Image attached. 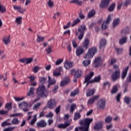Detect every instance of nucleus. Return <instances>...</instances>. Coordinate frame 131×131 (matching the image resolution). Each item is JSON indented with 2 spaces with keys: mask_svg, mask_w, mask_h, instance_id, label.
I'll list each match as a JSON object with an SVG mask.
<instances>
[{
  "mask_svg": "<svg viewBox=\"0 0 131 131\" xmlns=\"http://www.w3.org/2000/svg\"><path fill=\"white\" fill-rule=\"evenodd\" d=\"M93 121V119L91 118H85L83 120H81L79 122V124L81 126H79L78 127H76L75 129V131H89V128L90 127V124H91V122Z\"/></svg>",
  "mask_w": 131,
  "mask_h": 131,
  "instance_id": "nucleus-1",
  "label": "nucleus"
},
{
  "mask_svg": "<svg viewBox=\"0 0 131 131\" xmlns=\"http://www.w3.org/2000/svg\"><path fill=\"white\" fill-rule=\"evenodd\" d=\"M36 94L38 98L47 97L49 96V91L46 90L44 85H41L37 89Z\"/></svg>",
  "mask_w": 131,
  "mask_h": 131,
  "instance_id": "nucleus-2",
  "label": "nucleus"
},
{
  "mask_svg": "<svg viewBox=\"0 0 131 131\" xmlns=\"http://www.w3.org/2000/svg\"><path fill=\"white\" fill-rule=\"evenodd\" d=\"M96 53H97V48L91 47L89 49L88 52L86 53L84 56V59H91L95 56Z\"/></svg>",
  "mask_w": 131,
  "mask_h": 131,
  "instance_id": "nucleus-3",
  "label": "nucleus"
},
{
  "mask_svg": "<svg viewBox=\"0 0 131 131\" xmlns=\"http://www.w3.org/2000/svg\"><path fill=\"white\" fill-rule=\"evenodd\" d=\"M86 29V27L85 25H81L78 29V32H76V35H78V33H80L78 36L79 40H81L83 38V36L84 35V30Z\"/></svg>",
  "mask_w": 131,
  "mask_h": 131,
  "instance_id": "nucleus-4",
  "label": "nucleus"
},
{
  "mask_svg": "<svg viewBox=\"0 0 131 131\" xmlns=\"http://www.w3.org/2000/svg\"><path fill=\"white\" fill-rule=\"evenodd\" d=\"M70 74L72 75L74 74V78H79L81 76V74H82V71L80 70H76L74 69H72L70 71Z\"/></svg>",
  "mask_w": 131,
  "mask_h": 131,
  "instance_id": "nucleus-5",
  "label": "nucleus"
},
{
  "mask_svg": "<svg viewBox=\"0 0 131 131\" xmlns=\"http://www.w3.org/2000/svg\"><path fill=\"white\" fill-rule=\"evenodd\" d=\"M57 106V101L54 99H50L48 101L47 107L49 109H54Z\"/></svg>",
  "mask_w": 131,
  "mask_h": 131,
  "instance_id": "nucleus-6",
  "label": "nucleus"
},
{
  "mask_svg": "<svg viewBox=\"0 0 131 131\" xmlns=\"http://www.w3.org/2000/svg\"><path fill=\"white\" fill-rule=\"evenodd\" d=\"M106 107V99L102 98L99 101V109L104 110Z\"/></svg>",
  "mask_w": 131,
  "mask_h": 131,
  "instance_id": "nucleus-7",
  "label": "nucleus"
},
{
  "mask_svg": "<svg viewBox=\"0 0 131 131\" xmlns=\"http://www.w3.org/2000/svg\"><path fill=\"white\" fill-rule=\"evenodd\" d=\"M111 21V15H110L107 18L106 20L103 22L102 25V29L105 30L108 28V25H109V23H110Z\"/></svg>",
  "mask_w": 131,
  "mask_h": 131,
  "instance_id": "nucleus-8",
  "label": "nucleus"
},
{
  "mask_svg": "<svg viewBox=\"0 0 131 131\" xmlns=\"http://www.w3.org/2000/svg\"><path fill=\"white\" fill-rule=\"evenodd\" d=\"M106 45H107V40L104 38L100 40L99 47V49L101 50V52H103L104 51L105 47H106Z\"/></svg>",
  "mask_w": 131,
  "mask_h": 131,
  "instance_id": "nucleus-9",
  "label": "nucleus"
},
{
  "mask_svg": "<svg viewBox=\"0 0 131 131\" xmlns=\"http://www.w3.org/2000/svg\"><path fill=\"white\" fill-rule=\"evenodd\" d=\"M120 70H118L114 72L112 76V79L115 81L120 77Z\"/></svg>",
  "mask_w": 131,
  "mask_h": 131,
  "instance_id": "nucleus-10",
  "label": "nucleus"
},
{
  "mask_svg": "<svg viewBox=\"0 0 131 131\" xmlns=\"http://www.w3.org/2000/svg\"><path fill=\"white\" fill-rule=\"evenodd\" d=\"M62 70H63V69L61 67L55 69L53 71V76L55 77L59 76V75H61V71H62Z\"/></svg>",
  "mask_w": 131,
  "mask_h": 131,
  "instance_id": "nucleus-11",
  "label": "nucleus"
},
{
  "mask_svg": "<svg viewBox=\"0 0 131 131\" xmlns=\"http://www.w3.org/2000/svg\"><path fill=\"white\" fill-rule=\"evenodd\" d=\"M99 99V96H94L90 98L88 101V105H93V103H95V101Z\"/></svg>",
  "mask_w": 131,
  "mask_h": 131,
  "instance_id": "nucleus-12",
  "label": "nucleus"
},
{
  "mask_svg": "<svg viewBox=\"0 0 131 131\" xmlns=\"http://www.w3.org/2000/svg\"><path fill=\"white\" fill-rule=\"evenodd\" d=\"M47 126V123L44 120H41L36 123V127H46Z\"/></svg>",
  "mask_w": 131,
  "mask_h": 131,
  "instance_id": "nucleus-13",
  "label": "nucleus"
},
{
  "mask_svg": "<svg viewBox=\"0 0 131 131\" xmlns=\"http://www.w3.org/2000/svg\"><path fill=\"white\" fill-rule=\"evenodd\" d=\"M93 27H94L96 32H99V23H92L89 25V28L92 29Z\"/></svg>",
  "mask_w": 131,
  "mask_h": 131,
  "instance_id": "nucleus-14",
  "label": "nucleus"
},
{
  "mask_svg": "<svg viewBox=\"0 0 131 131\" xmlns=\"http://www.w3.org/2000/svg\"><path fill=\"white\" fill-rule=\"evenodd\" d=\"M56 79L54 78L52 79L50 77V76H48V84L47 85V88H50L51 85H54V84H56Z\"/></svg>",
  "mask_w": 131,
  "mask_h": 131,
  "instance_id": "nucleus-15",
  "label": "nucleus"
},
{
  "mask_svg": "<svg viewBox=\"0 0 131 131\" xmlns=\"http://www.w3.org/2000/svg\"><path fill=\"white\" fill-rule=\"evenodd\" d=\"M111 1L112 0H102L100 4L101 7L102 8L107 7L109 5V4H110Z\"/></svg>",
  "mask_w": 131,
  "mask_h": 131,
  "instance_id": "nucleus-16",
  "label": "nucleus"
},
{
  "mask_svg": "<svg viewBox=\"0 0 131 131\" xmlns=\"http://www.w3.org/2000/svg\"><path fill=\"white\" fill-rule=\"evenodd\" d=\"M13 7L14 8V10H17L18 12H19V13H20V14H24V12H26V9H22V7H21V6H17L16 5H13Z\"/></svg>",
  "mask_w": 131,
  "mask_h": 131,
  "instance_id": "nucleus-17",
  "label": "nucleus"
},
{
  "mask_svg": "<svg viewBox=\"0 0 131 131\" xmlns=\"http://www.w3.org/2000/svg\"><path fill=\"white\" fill-rule=\"evenodd\" d=\"M84 53V50L81 47H78L76 50V55L77 57H79Z\"/></svg>",
  "mask_w": 131,
  "mask_h": 131,
  "instance_id": "nucleus-18",
  "label": "nucleus"
},
{
  "mask_svg": "<svg viewBox=\"0 0 131 131\" xmlns=\"http://www.w3.org/2000/svg\"><path fill=\"white\" fill-rule=\"evenodd\" d=\"M69 125H70V121L66 122L64 124H59L57 125V127L58 128H66V127H68V126H69Z\"/></svg>",
  "mask_w": 131,
  "mask_h": 131,
  "instance_id": "nucleus-19",
  "label": "nucleus"
},
{
  "mask_svg": "<svg viewBox=\"0 0 131 131\" xmlns=\"http://www.w3.org/2000/svg\"><path fill=\"white\" fill-rule=\"evenodd\" d=\"M89 45H90V40H89V38H86L83 41L82 47L83 49L86 50L89 49Z\"/></svg>",
  "mask_w": 131,
  "mask_h": 131,
  "instance_id": "nucleus-20",
  "label": "nucleus"
},
{
  "mask_svg": "<svg viewBox=\"0 0 131 131\" xmlns=\"http://www.w3.org/2000/svg\"><path fill=\"white\" fill-rule=\"evenodd\" d=\"M96 15V11L94 9H91L87 15V19H91Z\"/></svg>",
  "mask_w": 131,
  "mask_h": 131,
  "instance_id": "nucleus-21",
  "label": "nucleus"
},
{
  "mask_svg": "<svg viewBox=\"0 0 131 131\" xmlns=\"http://www.w3.org/2000/svg\"><path fill=\"white\" fill-rule=\"evenodd\" d=\"M93 76H94V72H91L90 74L85 76L83 83H86V82L89 81L90 79H91Z\"/></svg>",
  "mask_w": 131,
  "mask_h": 131,
  "instance_id": "nucleus-22",
  "label": "nucleus"
},
{
  "mask_svg": "<svg viewBox=\"0 0 131 131\" xmlns=\"http://www.w3.org/2000/svg\"><path fill=\"white\" fill-rule=\"evenodd\" d=\"M70 82V79L69 78H66L63 80H62L59 85L60 86H64V85H66V84H68Z\"/></svg>",
  "mask_w": 131,
  "mask_h": 131,
  "instance_id": "nucleus-23",
  "label": "nucleus"
},
{
  "mask_svg": "<svg viewBox=\"0 0 131 131\" xmlns=\"http://www.w3.org/2000/svg\"><path fill=\"white\" fill-rule=\"evenodd\" d=\"M20 122L21 121L18 119V118H13L11 120V125L14 124V125H18V124H20Z\"/></svg>",
  "mask_w": 131,
  "mask_h": 131,
  "instance_id": "nucleus-24",
  "label": "nucleus"
},
{
  "mask_svg": "<svg viewBox=\"0 0 131 131\" xmlns=\"http://www.w3.org/2000/svg\"><path fill=\"white\" fill-rule=\"evenodd\" d=\"M64 68L67 70L70 69L73 67L72 62H66L64 64Z\"/></svg>",
  "mask_w": 131,
  "mask_h": 131,
  "instance_id": "nucleus-25",
  "label": "nucleus"
},
{
  "mask_svg": "<svg viewBox=\"0 0 131 131\" xmlns=\"http://www.w3.org/2000/svg\"><path fill=\"white\" fill-rule=\"evenodd\" d=\"M129 67H126L122 71V79H123L126 77V75L127 74V71L128 70Z\"/></svg>",
  "mask_w": 131,
  "mask_h": 131,
  "instance_id": "nucleus-26",
  "label": "nucleus"
},
{
  "mask_svg": "<svg viewBox=\"0 0 131 131\" xmlns=\"http://www.w3.org/2000/svg\"><path fill=\"white\" fill-rule=\"evenodd\" d=\"M96 92V90L92 89H89L86 92V96L87 97H91V96H93L94 94H95V92Z\"/></svg>",
  "mask_w": 131,
  "mask_h": 131,
  "instance_id": "nucleus-27",
  "label": "nucleus"
},
{
  "mask_svg": "<svg viewBox=\"0 0 131 131\" xmlns=\"http://www.w3.org/2000/svg\"><path fill=\"white\" fill-rule=\"evenodd\" d=\"M3 41L4 42L5 45H9L11 42V39H10V36L4 37L3 38Z\"/></svg>",
  "mask_w": 131,
  "mask_h": 131,
  "instance_id": "nucleus-28",
  "label": "nucleus"
},
{
  "mask_svg": "<svg viewBox=\"0 0 131 131\" xmlns=\"http://www.w3.org/2000/svg\"><path fill=\"white\" fill-rule=\"evenodd\" d=\"M33 95H34V88L31 87L27 94V96L30 97V96H33Z\"/></svg>",
  "mask_w": 131,
  "mask_h": 131,
  "instance_id": "nucleus-29",
  "label": "nucleus"
},
{
  "mask_svg": "<svg viewBox=\"0 0 131 131\" xmlns=\"http://www.w3.org/2000/svg\"><path fill=\"white\" fill-rule=\"evenodd\" d=\"M70 4H76L77 6H81L82 1L79 0H72L69 2Z\"/></svg>",
  "mask_w": 131,
  "mask_h": 131,
  "instance_id": "nucleus-30",
  "label": "nucleus"
},
{
  "mask_svg": "<svg viewBox=\"0 0 131 131\" xmlns=\"http://www.w3.org/2000/svg\"><path fill=\"white\" fill-rule=\"evenodd\" d=\"M129 33V29L128 27H126L123 28L121 31V33L122 34H127Z\"/></svg>",
  "mask_w": 131,
  "mask_h": 131,
  "instance_id": "nucleus-31",
  "label": "nucleus"
},
{
  "mask_svg": "<svg viewBox=\"0 0 131 131\" xmlns=\"http://www.w3.org/2000/svg\"><path fill=\"white\" fill-rule=\"evenodd\" d=\"M93 66H94L95 68L99 67V57H96L94 60Z\"/></svg>",
  "mask_w": 131,
  "mask_h": 131,
  "instance_id": "nucleus-32",
  "label": "nucleus"
},
{
  "mask_svg": "<svg viewBox=\"0 0 131 131\" xmlns=\"http://www.w3.org/2000/svg\"><path fill=\"white\" fill-rule=\"evenodd\" d=\"M73 23L71 25L72 27H74L75 25H77L80 22V19L79 18H77L76 19H74L73 21Z\"/></svg>",
  "mask_w": 131,
  "mask_h": 131,
  "instance_id": "nucleus-33",
  "label": "nucleus"
},
{
  "mask_svg": "<svg viewBox=\"0 0 131 131\" xmlns=\"http://www.w3.org/2000/svg\"><path fill=\"white\" fill-rule=\"evenodd\" d=\"M127 37L126 36L123 37L121 39L119 40V43L120 45H123L126 42Z\"/></svg>",
  "mask_w": 131,
  "mask_h": 131,
  "instance_id": "nucleus-34",
  "label": "nucleus"
},
{
  "mask_svg": "<svg viewBox=\"0 0 131 131\" xmlns=\"http://www.w3.org/2000/svg\"><path fill=\"white\" fill-rule=\"evenodd\" d=\"M81 117V116L80 115V114L78 112H76L75 113V115L73 117L74 120H78V119H79Z\"/></svg>",
  "mask_w": 131,
  "mask_h": 131,
  "instance_id": "nucleus-35",
  "label": "nucleus"
},
{
  "mask_svg": "<svg viewBox=\"0 0 131 131\" xmlns=\"http://www.w3.org/2000/svg\"><path fill=\"white\" fill-rule=\"evenodd\" d=\"M118 91V86L117 85H114L112 89L111 90V93L114 94Z\"/></svg>",
  "mask_w": 131,
  "mask_h": 131,
  "instance_id": "nucleus-36",
  "label": "nucleus"
},
{
  "mask_svg": "<svg viewBox=\"0 0 131 131\" xmlns=\"http://www.w3.org/2000/svg\"><path fill=\"white\" fill-rule=\"evenodd\" d=\"M83 66H84V67H86L88 66H89V65L90 64H91V60L89 59V60H85L84 61H83L82 62Z\"/></svg>",
  "mask_w": 131,
  "mask_h": 131,
  "instance_id": "nucleus-37",
  "label": "nucleus"
},
{
  "mask_svg": "<svg viewBox=\"0 0 131 131\" xmlns=\"http://www.w3.org/2000/svg\"><path fill=\"white\" fill-rule=\"evenodd\" d=\"M123 101L124 103L128 105L129 104L130 101H131V98L128 97V96H125Z\"/></svg>",
  "mask_w": 131,
  "mask_h": 131,
  "instance_id": "nucleus-38",
  "label": "nucleus"
},
{
  "mask_svg": "<svg viewBox=\"0 0 131 131\" xmlns=\"http://www.w3.org/2000/svg\"><path fill=\"white\" fill-rule=\"evenodd\" d=\"M119 21H120V19L119 18H117L116 19H115L114 20V22L113 23V26L114 28L116 27L117 26H118L119 25Z\"/></svg>",
  "mask_w": 131,
  "mask_h": 131,
  "instance_id": "nucleus-39",
  "label": "nucleus"
},
{
  "mask_svg": "<svg viewBox=\"0 0 131 131\" xmlns=\"http://www.w3.org/2000/svg\"><path fill=\"white\" fill-rule=\"evenodd\" d=\"M36 120H37V118H36V115L34 116V118L30 122V125H33L35 122H36Z\"/></svg>",
  "mask_w": 131,
  "mask_h": 131,
  "instance_id": "nucleus-40",
  "label": "nucleus"
},
{
  "mask_svg": "<svg viewBox=\"0 0 131 131\" xmlns=\"http://www.w3.org/2000/svg\"><path fill=\"white\" fill-rule=\"evenodd\" d=\"M46 80H47V78H46V77L40 78L39 81L40 84H41V85H43V84H45V83H46Z\"/></svg>",
  "mask_w": 131,
  "mask_h": 131,
  "instance_id": "nucleus-41",
  "label": "nucleus"
},
{
  "mask_svg": "<svg viewBox=\"0 0 131 131\" xmlns=\"http://www.w3.org/2000/svg\"><path fill=\"white\" fill-rule=\"evenodd\" d=\"M75 109H76V104H75V103H72L71 105L70 111H71V112H73L75 110Z\"/></svg>",
  "mask_w": 131,
  "mask_h": 131,
  "instance_id": "nucleus-42",
  "label": "nucleus"
},
{
  "mask_svg": "<svg viewBox=\"0 0 131 131\" xmlns=\"http://www.w3.org/2000/svg\"><path fill=\"white\" fill-rule=\"evenodd\" d=\"M79 93L78 90L76 89L73 92H72L70 94L71 97H74L76 95H77Z\"/></svg>",
  "mask_w": 131,
  "mask_h": 131,
  "instance_id": "nucleus-43",
  "label": "nucleus"
},
{
  "mask_svg": "<svg viewBox=\"0 0 131 131\" xmlns=\"http://www.w3.org/2000/svg\"><path fill=\"white\" fill-rule=\"evenodd\" d=\"M113 119V118L112 117L108 116L105 118V122L106 123H109V122H111L112 121Z\"/></svg>",
  "mask_w": 131,
  "mask_h": 131,
  "instance_id": "nucleus-44",
  "label": "nucleus"
},
{
  "mask_svg": "<svg viewBox=\"0 0 131 131\" xmlns=\"http://www.w3.org/2000/svg\"><path fill=\"white\" fill-rule=\"evenodd\" d=\"M19 107H25V108H27L28 107V103L26 102H22L21 103L18 104Z\"/></svg>",
  "mask_w": 131,
  "mask_h": 131,
  "instance_id": "nucleus-45",
  "label": "nucleus"
},
{
  "mask_svg": "<svg viewBox=\"0 0 131 131\" xmlns=\"http://www.w3.org/2000/svg\"><path fill=\"white\" fill-rule=\"evenodd\" d=\"M115 3H113L112 4L110 7L108 8V11L110 12H112V11H114V8H115Z\"/></svg>",
  "mask_w": 131,
  "mask_h": 131,
  "instance_id": "nucleus-46",
  "label": "nucleus"
},
{
  "mask_svg": "<svg viewBox=\"0 0 131 131\" xmlns=\"http://www.w3.org/2000/svg\"><path fill=\"white\" fill-rule=\"evenodd\" d=\"M2 127H5V126H7L8 125H12L11 123L7 122V121H4L1 124Z\"/></svg>",
  "mask_w": 131,
  "mask_h": 131,
  "instance_id": "nucleus-47",
  "label": "nucleus"
},
{
  "mask_svg": "<svg viewBox=\"0 0 131 131\" xmlns=\"http://www.w3.org/2000/svg\"><path fill=\"white\" fill-rule=\"evenodd\" d=\"M79 18L80 19H84L85 18V16L84 15V14H82V11L80 10L79 12Z\"/></svg>",
  "mask_w": 131,
  "mask_h": 131,
  "instance_id": "nucleus-48",
  "label": "nucleus"
},
{
  "mask_svg": "<svg viewBox=\"0 0 131 131\" xmlns=\"http://www.w3.org/2000/svg\"><path fill=\"white\" fill-rule=\"evenodd\" d=\"M52 49H53V46L48 47V48L46 50L47 54H50V53H52Z\"/></svg>",
  "mask_w": 131,
  "mask_h": 131,
  "instance_id": "nucleus-49",
  "label": "nucleus"
},
{
  "mask_svg": "<svg viewBox=\"0 0 131 131\" xmlns=\"http://www.w3.org/2000/svg\"><path fill=\"white\" fill-rule=\"evenodd\" d=\"M43 39H45V37H41L38 35L37 38V42H41V41H43Z\"/></svg>",
  "mask_w": 131,
  "mask_h": 131,
  "instance_id": "nucleus-50",
  "label": "nucleus"
},
{
  "mask_svg": "<svg viewBox=\"0 0 131 131\" xmlns=\"http://www.w3.org/2000/svg\"><path fill=\"white\" fill-rule=\"evenodd\" d=\"M5 108L8 109V110H12V103H8L6 104Z\"/></svg>",
  "mask_w": 131,
  "mask_h": 131,
  "instance_id": "nucleus-51",
  "label": "nucleus"
},
{
  "mask_svg": "<svg viewBox=\"0 0 131 131\" xmlns=\"http://www.w3.org/2000/svg\"><path fill=\"white\" fill-rule=\"evenodd\" d=\"M89 82L90 83H92V82H99V76H97V77H96L94 80L91 79V80H89Z\"/></svg>",
  "mask_w": 131,
  "mask_h": 131,
  "instance_id": "nucleus-52",
  "label": "nucleus"
},
{
  "mask_svg": "<svg viewBox=\"0 0 131 131\" xmlns=\"http://www.w3.org/2000/svg\"><path fill=\"white\" fill-rule=\"evenodd\" d=\"M47 4L50 8H52V7L54 6V2L52 0H48Z\"/></svg>",
  "mask_w": 131,
  "mask_h": 131,
  "instance_id": "nucleus-53",
  "label": "nucleus"
},
{
  "mask_svg": "<svg viewBox=\"0 0 131 131\" xmlns=\"http://www.w3.org/2000/svg\"><path fill=\"white\" fill-rule=\"evenodd\" d=\"M39 106H40V102H37L33 106V109L35 110V109H37Z\"/></svg>",
  "mask_w": 131,
  "mask_h": 131,
  "instance_id": "nucleus-54",
  "label": "nucleus"
},
{
  "mask_svg": "<svg viewBox=\"0 0 131 131\" xmlns=\"http://www.w3.org/2000/svg\"><path fill=\"white\" fill-rule=\"evenodd\" d=\"M39 70V67L38 66H35L33 68V71L34 73H37V72Z\"/></svg>",
  "mask_w": 131,
  "mask_h": 131,
  "instance_id": "nucleus-55",
  "label": "nucleus"
},
{
  "mask_svg": "<svg viewBox=\"0 0 131 131\" xmlns=\"http://www.w3.org/2000/svg\"><path fill=\"white\" fill-rule=\"evenodd\" d=\"M21 19H22V17H18L15 19V22L17 23V24H21Z\"/></svg>",
  "mask_w": 131,
  "mask_h": 131,
  "instance_id": "nucleus-56",
  "label": "nucleus"
},
{
  "mask_svg": "<svg viewBox=\"0 0 131 131\" xmlns=\"http://www.w3.org/2000/svg\"><path fill=\"white\" fill-rule=\"evenodd\" d=\"M0 12L1 13H5L6 12V7L4 6L0 5Z\"/></svg>",
  "mask_w": 131,
  "mask_h": 131,
  "instance_id": "nucleus-57",
  "label": "nucleus"
},
{
  "mask_svg": "<svg viewBox=\"0 0 131 131\" xmlns=\"http://www.w3.org/2000/svg\"><path fill=\"white\" fill-rule=\"evenodd\" d=\"M14 100L16 101V102H19V101H22V100L24 99V97H14Z\"/></svg>",
  "mask_w": 131,
  "mask_h": 131,
  "instance_id": "nucleus-58",
  "label": "nucleus"
},
{
  "mask_svg": "<svg viewBox=\"0 0 131 131\" xmlns=\"http://www.w3.org/2000/svg\"><path fill=\"white\" fill-rule=\"evenodd\" d=\"M62 62H63V59H58L55 62V65H60V64H61V63H62Z\"/></svg>",
  "mask_w": 131,
  "mask_h": 131,
  "instance_id": "nucleus-59",
  "label": "nucleus"
},
{
  "mask_svg": "<svg viewBox=\"0 0 131 131\" xmlns=\"http://www.w3.org/2000/svg\"><path fill=\"white\" fill-rule=\"evenodd\" d=\"M116 62H117V60L116 59V58H113L111 61L110 64L113 65L114 64V63H116Z\"/></svg>",
  "mask_w": 131,
  "mask_h": 131,
  "instance_id": "nucleus-60",
  "label": "nucleus"
},
{
  "mask_svg": "<svg viewBox=\"0 0 131 131\" xmlns=\"http://www.w3.org/2000/svg\"><path fill=\"white\" fill-rule=\"evenodd\" d=\"M60 108H61V105H59L55 108V113L56 114H59V112H60Z\"/></svg>",
  "mask_w": 131,
  "mask_h": 131,
  "instance_id": "nucleus-61",
  "label": "nucleus"
},
{
  "mask_svg": "<svg viewBox=\"0 0 131 131\" xmlns=\"http://www.w3.org/2000/svg\"><path fill=\"white\" fill-rule=\"evenodd\" d=\"M27 78H29L30 81H34V79H35V78L33 76H28Z\"/></svg>",
  "mask_w": 131,
  "mask_h": 131,
  "instance_id": "nucleus-62",
  "label": "nucleus"
},
{
  "mask_svg": "<svg viewBox=\"0 0 131 131\" xmlns=\"http://www.w3.org/2000/svg\"><path fill=\"white\" fill-rule=\"evenodd\" d=\"M32 61H33V58H27V64H30Z\"/></svg>",
  "mask_w": 131,
  "mask_h": 131,
  "instance_id": "nucleus-63",
  "label": "nucleus"
},
{
  "mask_svg": "<svg viewBox=\"0 0 131 131\" xmlns=\"http://www.w3.org/2000/svg\"><path fill=\"white\" fill-rule=\"evenodd\" d=\"M111 84L110 83V82L107 81V82H105L103 84V86H104V87H108V88H109V87H110V85H111Z\"/></svg>",
  "mask_w": 131,
  "mask_h": 131,
  "instance_id": "nucleus-64",
  "label": "nucleus"
}]
</instances>
